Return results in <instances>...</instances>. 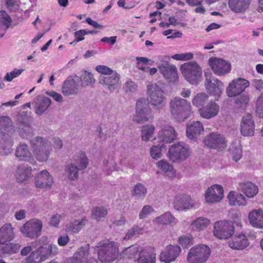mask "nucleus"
Returning a JSON list of instances; mask_svg holds the SVG:
<instances>
[{
  "instance_id": "45",
  "label": "nucleus",
  "mask_w": 263,
  "mask_h": 263,
  "mask_svg": "<svg viewBox=\"0 0 263 263\" xmlns=\"http://www.w3.org/2000/svg\"><path fill=\"white\" fill-rule=\"evenodd\" d=\"M178 242L183 248H188L193 244V238L191 234L181 236L179 237Z\"/></svg>"
},
{
  "instance_id": "51",
  "label": "nucleus",
  "mask_w": 263,
  "mask_h": 263,
  "mask_svg": "<svg viewBox=\"0 0 263 263\" xmlns=\"http://www.w3.org/2000/svg\"><path fill=\"white\" fill-rule=\"evenodd\" d=\"M147 193L146 189L141 183L137 184L134 188V195L137 198L143 197Z\"/></svg>"
},
{
  "instance_id": "55",
  "label": "nucleus",
  "mask_w": 263,
  "mask_h": 263,
  "mask_svg": "<svg viewBox=\"0 0 263 263\" xmlns=\"http://www.w3.org/2000/svg\"><path fill=\"white\" fill-rule=\"evenodd\" d=\"M256 111L260 117L263 118V92L257 100Z\"/></svg>"
},
{
  "instance_id": "27",
  "label": "nucleus",
  "mask_w": 263,
  "mask_h": 263,
  "mask_svg": "<svg viewBox=\"0 0 263 263\" xmlns=\"http://www.w3.org/2000/svg\"><path fill=\"white\" fill-rule=\"evenodd\" d=\"M14 237L13 228L10 223H6L0 228V244H5Z\"/></svg>"
},
{
  "instance_id": "18",
  "label": "nucleus",
  "mask_w": 263,
  "mask_h": 263,
  "mask_svg": "<svg viewBox=\"0 0 263 263\" xmlns=\"http://www.w3.org/2000/svg\"><path fill=\"white\" fill-rule=\"evenodd\" d=\"M246 88V80L242 78L236 79L229 83L226 89V93L229 97H234L240 95Z\"/></svg>"
},
{
  "instance_id": "3",
  "label": "nucleus",
  "mask_w": 263,
  "mask_h": 263,
  "mask_svg": "<svg viewBox=\"0 0 263 263\" xmlns=\"http://www.w3.org/2000/svg\"><path fill=\"white\" fill-rule=\"evenodd\" d=\"M12 129L11 121L7 116L0 117V154L6 155L12 150L13 141L9 133Z\"/></svg>"
},
{
  "instance_id": "36",
  "label": "nucleus",
  "mask_w": 263,
  "mask_h": 263,
  "mask_svg": "<svg viewBox=\"0 0 263 263\" xmlns=\"http://www.w3.org/2000/svg\"><path fill=\"white\" fill-rule=\"evenodd\" d=\"M228 5L232 11L237 13L241 12L247 8V0H229Z\"/></svg>"
},
{
  "instance_id": "31",
  "label": "nucleus",
  "mask_w": 263,
  "mask_h": 263,
  "mask_svg": "<svg viewBox=\"0 0 263 263\" xmlns=\"http://www.w3.org/2000/svg\"><path fill=\"white\" fill-rule=\"evenodd\" d=\"M228 246L232 249L241 250L247 247L246 236L244 234H240L228 242Z\"/></svg>"
},
{
  "instance_id": "5",
  "label": "nucleus",
  "mask_w": 263,
  "mask_h": 263,
  "mask_svg": "<svg viewBox=\"0 0 263 263\" xmlns=\"http://www.w3.org/2000/svg\"><path fill=\"white\" fill-rule=\"evenodd\" d=\"M181 73L191 84L196 85L200 81L202 70L199 65L195 62L183 64L180 67Z\"/></svg>"
},
{
  "instance_id": "32",
  "label": "nucleus",
  "mask_w": 263,
  "mask_h": 263,
  "mask_svg": "<svg viewBox=\"0 0 263 263\" xmlns=\"http://www.w3.org/2000/svg\"><path fill=\"white\" fill-rule=\"evenodd\" d=\"M43 247H39L37 250L33 251L27 258V263H40L46 259L43 252Z\"/></svg>"
},
{
  "instance_id": "46",
  "label": "nucleus",
  "mask_w": 263,
  "mask_h": 263,
  "mask_svg": "<svg viewBox=\"0 0 263 263\" xmlns=\"http://www.w3.org/2000/svg\"><path fill=\"white\" fill-rule=\"evenodd\" d=\"M51 104V101L48 98L44 97L39 103L36 109V113L41 115Z\"/></svg>"
},
{
  "instance_id": "28",
  "label": "nucleus",
  "mask_w": 263,
  "mask_h": 263,
  "mask_svg": "<svg viewBox=\"0 0 263 263\" xmlns=\"http://www.w3.org/2000/svg\"><path fill=\"white\" fill-rule=\"evenodd\" d=\"M248 218L253 227L263 229V211L262 210L253 211L249 213Z\"/></svg>"
},
{
  "instance_id": "33",
  "label": "nucleus",
  "mask_w": 263,
  "mask_h": 263,
  "mask_svg": "<svg viewBox=\"0 0 263 263\" xmlns=\"http://www.w3.org/2000/svg\"><path fill=\"white\" fill-rule=\"evenodd\" d=\"M88 251L84 247L78 249L73 256L70 259L69 263H83L87 260Z\"/></svg>"
},
{
  "instance_id": "54",
  "label": "nucleus",
  "mask_w": 263,
  "mask_h": 263,
  "mask_svg": "<svg viewBox=\"0 0 263 263\" xmlns=\"http://www.w3.org/2000/svg\"><path fill=\"white\" fill-rule=\"evenodd\" d=\"M236 108L238 109H246L247 108V97L241 96L236 99L235 101Z\"/></svg>"
},
{
  "instance_id": "40",
  "label": "nucleus",
  "mask_w": 263,
  "mask_h": 263,
  "mask_svg": "<svg viewBox=\"0 0 263 263\" xmlns=\"http://www.w3.org/2000/svg\"><path fill=\"white\" fill-rule=\"evenodd\" d=\"M12 20L5 10H0V29L5 31L11 26Z\"/></svg>"
},
{
  "instance_id": "35",
  "label": "nucleus",
  "mask_w": 263,
  "mask_h": 263,
  "mask_svg": "<svg viewBox=\"0 0 263 263\" xmlns=\"http://www.w3.org/2000/svg\"><path fill=\"white\" fill-rule=\"evenodd\" d=\"M15 156L20 160H27L31 156L28 146L24 143H20L15 149Z\"/></svg>"
},
{
  "instance_id": "37",
  "label": "nucleus",
  "mask_w": 263,
  "mask_h": 263,
  "mask_svg": "<svg viewBox=\"0 0 263 263\" xmlns=\"http://www.w3.org/2000/svg\"><path fill=\"white\" fill-rule=\"evenodd\" d=\"M87 221L85 219H82L81 221L75 220L70 222L66 227V231L68 233L72 232L73 233H78L85 225Z\"/></svg>"
},
{
  "instance_id": "58",
  "label": "nucleus",
  "mask_w": 263,
  "mask_h": 263,
  "mask_svg": "<svg viewBox=\"0 0 263 263\" xmlns=\"http://www.w3.org/2000/svg\"><path fill=\"white\" fill-rule=\"evenodd\" d=\"M22 71L23 70L22 69H15L10 72H7L5 76V80L8 82H10L14 78H16L20 75Z\"/></svg>"
},
{
  "instance_id": "9",
  "label": "nucleus",
  "mask_w": 263,
  "mask_h": 263,
  "mask_svg": "<svg viewBox=\"0 0 263 263\" xmlns=\"http://www.w3.org/2000/svg\"><path fill=\"white\" fill-rule=\"evenodd\" d=\"M42 228L43 223L40 220L32 219L23 225L21 232L25 236L34 239L40 236Z\"/></svg>"
},
{
  "instance_id": "48",
  "label": "nucleus",
  "mask_w": 263,
  "mask_h": 263,
  "mask_svg": "<svg viewBox=\"0 0 263 263\" xmlns=\"http://www.w3.org/2000/svg\"><path fill=\"white\" fill-rule=\"evenodd\" d=\"M164 146L163 143L160 142L158 146H153L151 148L150 154L151 157L154 159H158L162 156L161 148Z\"/></svg>"
},
{
  "instance_id": "52",
  "label": "nucleus",
  "mask_w": 263,
  "mask_h": 263,
  "mask_svg": "<svg viewBox=\"0 0 263 263\" xmlns=\"http://www.w3.org/2000/svg\"><path fill=\"white\" fill-rule=\"evenodd\" d=\"M21 245L18 243H7L4 248L5 251L9 254L16 253L20 249Z\"/></svg>"
},
{
  "instance_id": "59",
  "label": "nucleus",
  "mask_w": 263,
  "mask_h": 263,
  "mask_svg": "<svg viewBox=\"0 0 263 263\" xmlns=\"http://www.w3.org/2000/svg\"><path fill=\"white\" fill-rule=\"evenodd\" d=\"M154 210L151 205H144L139 213V218L144 219L148 215L151 214Z\"/></svg>"
},
{
  "instance_id": "63",
  "label": "nucleus",
  "mask_w": 263,
  "mask_h": 263,
  "mask_svg": "<svg viewBox=\"0 0 263 263\" xmlns=\"http://www.w3.org/2000/svg\"><path fill=\"white\" fill-rule=\"evenodd\" d=\"M137 88V85L135 82L132 81H127L125 85V89L126 91H135Z\"/></svg>"
},
{
  "instance_id": "29",
  "label": "nucleus",
  "mask_w": 263,
  "mask_h": 263,
  "mask_svg": "<svg viewBox=\"0 0 263 263\" xmlns=\"http://www.w3.org/2000/svg\"><path fill=\"white\" fill-rule=\"evenodd\" d=\"M107 77L100 76L99 82L101 84L108 86V88L111 90L116 88L120 80V76L116 71H114L111 75Z\"/></svg>"
},
{
  "instance_id": "20",
  "label": "nucleus",
  "mask_w": 263,
  "mask_h": 263,
  "mask_svg": "<svg viewBox=\"0 0 263 263\" xmlns=\"http://www.w3.org/2000/svg\"><path fill=\"white\" fill-rule=\"evenodd\" d=\"M223 197V189L221 185L214 184L209 187L205 194L208 203H214L220 202Z\"/></svg>"
},
{
  "instance_id": "4",
  "label": "nucleus",
  "mask_w": 263,
  "mask_h": 263,
  "mask_svg": "<svg viewBox=\"0 0 263 263\" xmlns=\"http://www.w3.org/2000/svg\"><path fill=\"white\" fill-rule=\"evenodd\" d=\"M233 223L227 220H220L216 222L214 225L213 233L215 237L220 239H226L230 238L234 232L233 224L241 227L239 220V215L236 213L233 214Z\"/></svg>"
},
{
  "instance_id": "47",
  "label": "nucleus",
  "mask_w": 263,
  "mask_h": 263,
  "mask_svg": "<svg viewBox=\"0 0 263 263\" xmlns=\"http://www.w3.org/2000/svg\"><path fill=\"white\" fill-rule=\"evenodd\" d=\"M143 232V229L138 226H135L130 229L126 234L124 239H130L134 236H137L140 234H142Z\"/></svg>"
},
{
  "instance_id": "64",
  "label": "nucleus",
  "mask_w": 263,
  "mask_h": 263,
  "mask_svg": "<svg viewBox=\"0 0 263 263\" xmlns=\"http://www.w3.org/2000/svg\"><path fill=\"white\" fill-rule=\"evenodd\" d=\"M65 217V215L64 216L59 215V214H55L53 215L51 219L50 223L51 226L54 227H57L59 224L60 219L62 218L63 217Z\"/></svg>"
},
{
  "instance_id": "1",
  "label": "nucleus",
  "mask_w": 263,
  "mask_h": 263,
  "mask_svg": "<svg viewBox=\"0 0 263 263\" xmlns=\"http://www.w3.org/2000/svg\"><path fill=\"white\" fill-rule=\"evenodd\" d=\"M98 257L102 263H110L115 261L119 254L118 243L109 239H104L97 243Z\"/></svg>"
},
{
  "instance_id": "41",
  "label": "nucleus",
  "mask_w": 263,
  "mask_h": 263,
  "mask_svg": "<svg viewBox=\"0 0 263 263\" xmlns=\"http://www.w3.org/2000/svg\"><path fill=\"white\" fill-rule=\"evenodd\" d=\"M157 167L163 172L167 173L170 177L175 176V172L172 165L164 160H160L157 163Z\"/></svg>"
},
{
  "instance_id": "49",
  "label": "nucleus",
  "mask_w": 263,
  "mask_h": 263,
  "mask_svg": "<svg viewBox=\"0 0 263 263\" xmlns=\"http://www.w3.org/2000/svg\"><path fill=\"white\" fill-rule=\"evenodd\" d=\"M107 214V210L103 208L97 207L92 211V216L98 220L100 218L105 217Z\"/></svg>"
},
{
  "instance_id": "2",
  "label": "nucleus",
  "mask_w": 263,
  "mask_h": 263,
  "mask_svg": "<svg viewBox=\"0 0 263 263\" xmlns=\"http://www.w3.org/2000/svg\"><path fill=\"white\" fill-rule=\"evenodd\" d=\"M170 108L172 117L179 122L189 118L192 113L190 102L179 97L170 101Z\"/></svg>"
},
{
  "instance_id": "13",
  "label": "nucleus",
  "mask_w": 263,
  "mask_h": 263,
  "mask_svg": "<svg viewBox=\"0 0 263 263\" xmlns=\"http://www.w3.org/2000/svg\"><path fill=\"white\" fill-rule=\"evenodd\" d=\"M148 100L153 106H163L165 104L166 94L157 84L148 85Z\"/></svg>"
},
{
  "instance_id": "19",
  "label": "nucleus",
  "mask_w": 263,
  "mask_h": 263,
  "mask_svg": "<svg viewBox=\"0 0 263 263\" xmlns=\"http://www.w3.org/2000/svg\"><path fill=\"white\" fill-rule=\"evenodd\" d=\"M204 144L212 148L222 150L226 146L224 139L218 134L211 133L207 135L203 139Z\"/></svg>"
},
{
  "instance_id": "50",
  "label": "nucleus",
  "mask_w": 263,
  "mask_h": 263,
  "mask_svg": "<svg viewBox=\"0 0 263 263\" xmlns=\"http://www.w3.org/2000/svg\"><path fill=\"white\" fill-rule=\"evenodd\" d=\"M43 252L46 259L50 255H54L58 253V248L55 245L51 244L47 247H43Z\"/></svg>"
},
{
  "instance_id": "12",
  "label": "nucleus",
  "mask_w": 263,
  "mask_h": 263,
  "mask_svg": "<svg viewBox=\"0 0 263 263\" xmlns=\"http://www.w3.org/2000/svg\"><path fill=\"white\" fill-rule=\"evenodd\" d=\"M168 155L173 162L183 161L190 156L189 148L181 143L173 144L169 148Z\"/></svg>"
},
{
  "instance_id": "53",
  "label": "nucleus",
  "mask_w": 263,
  "mask_h": 263,
  "mask_svg": "<svg viewBox=\"0 0 263 263\" xmlns=\"http://www.w3.org/2000/svg\"><path fill=\"white\" fill-rule=\"evenodd\" d=\"M258 193V186L252 182H248V198L253 197Z\"/></svg>"
},
{
  "instance_id": "62",
  "label": "nucleus",
  "mask_w": 263,
  "mask_h": 263,
  "mask_svg": "<svg viewBox=\"0 0 263 263\" xmlns=\"http://www.w3.org/2000/svg\"><path fill=\"white\" fill-rule=\"evenodd\" d=\"M86 35L85 29H82L77 31L74 33L75 37L74 42H79L84 40V36Z\"/></svg>"
},
{
  "instance_id": "23",
  "label": "nucleus",
  "mask_w": 263,
  "mask_h": 263,
  "mask_svg": "<svg viewBox=\"0 0 263 263\" xmlns=\"http://www.w3.org/2000/svg\"><path fill=\"white\" fill-rule=\"evenodd\" d=\"M219 111V105L213 101H210L206 105L199 109L200 116L208 119L217 116Z\"/></svg>"
},
{
  "instance_id": "61",
  "label": "nucleus",
  "mask_w": 263,
  "mask_h": 263,
  "mask_svg": "<svg viewBox=\"0 0 263 263\" xmlns=\"http://www.w3.org/2000/svg\"><path fill=\"white\" fill-rule=\"evenodd\" d=\"M83 80L87 85L94 83L95 81V79L93 78L92 74L91 72H87V71L84 72Z\"/></svg>"
},
{
  "instance_id": "17",
  "label": "nucleus",
  "mask_w": 263,
  "mask_h": 263,
  "mask_svg": "<svg viewBox=\"0 0 263 263\" xmlns=\"http://www.w3.org/2000/svg\"><path fill=\"white\" fill-rule=\"evenodd\" d=\"M158 69L160 73L170 82L175 83L178 81L179 78L175 66L171 65L167 61H164L159 65Z\"/></svg>"
},
{
  "instance_id": "22",
  "label": "nucleus",
  "mask_w": 263,
  "mask_h": 263,
  "mask_svg": "<svg viewBox=\"0 0 263 263\" xmlns=\"http://www.w3.org/2000/svg\"><path fill=\"white\" fill-rule=\"evenodd\" d=\"M80 80L79 78L74 80L71 78H68L62 85V93L64 96L76 95L78 93L80 88Z\"/></svg>"
},
{
  "instance_id": "7",
  "label": "nucleus",
  "mask_w": 263,
  "mask_h": 263,
  "mask_svg": "<svg viewBox=\"0 0 263 263\" xmlns=\"http://www.w3.org/2000/svg\"><path fill=\"white\" fill-rule=\"evenodd\" d=\"M36 158L40 161H46L50 154V146L42 137H36L30 141Z\"/></svg>"
},
{
  "instance_id": "25",
  "label": "nucleus",
  "mask_w": 263,
  "mask_h": 263,
  "mask_svg": "<svg viewBox=\"0 0 263 263\" xmlns=\"http://www.w3.org/2000/svg\"><path fill=\"white\" fill-rule=\"evenodd\" d=\"M177 137V134L173 127L165 125H164L160 133L159 137L161 143H171Z\"/></svg>"
},
{
  "instance_id": "21",
  "label": "nucleus",
  "mask_w": 263,
  "mask_h": 263,
  "mask_svg": "<svg viewBox=\"0 0 263 263\" xmlns=\"http://www.w3.org/2000/svg\"><path fill=\"white\" fill-rule=\"evenodd\" d=\"M194 203L191 197L186 194H179L176 196L174 201V208L178 211H183L193 208Z\"/></svg>"
},
{
  "instance_id": "44",
  "label": "nucleus",
  "mask_w": 263,
  "mask_h": 263,
  "mask_svg": "<svg viewBox=\"0 0 263 263\" xmlns=\"http://www.w3.org/2000/svg\"><path fill=\"white\" fill-rule=\"evenodd\" d=\"M157 222L162 224H168L173 222L175 218L170 212H166L163 215L157 217Z\"/></svg>"
},
{
  "instance_id": "30",
  "label": "nucleus",
  "mask_w": 263,
  "mask_h": 263,
  "mask_svg": "<svg viewBox=\"0 0 263 263\" xmlns=\"http://www.w3.org/2000/svg\"><path fill=\"white\" fill-rule=\"evenodd\" d=\"M203 130V127L200 122H194L187 127L186 136L190 139H194L196 138Z\"/></svg>"
},
{
  "instance_id": "8",
  "label": "nucleus",
  "mask_w": 263,
  "mask_h": 263,
  "mask_svg": "<svg viewBox=\"0 0 263 263\" xmlns=\"http://www.w3.org/2000/svg\"><path fill=\"white\" fill-rule=\"evenodd\" d=\"M153 117L152 109L145 98H140L136 103V114L133 120L142 124Z\"/></svg>"
},
{
  "instance_id": "34",
  "label": "nucleus",
  "mask_w": 263,
  "mask_h": 263,
  "mask_svg": "<svg viewBox=\"0 0 263 263\" xmlns=\"http://www.w3.org/2000/svg\"><path fill=\"white\" fill-rule=\"evenodd\" d=\"M210 223V220L206 218L200 217L193 221L190 224V229L192 231L199 232L205 229Z\"/></svg>"
},
{
  "instance_id": "16",
  "label": "nucleus",
  "mask_w": 263,
  "mask_h": 263,
  "mask_svg": "<svg viewBox=\"0 0 263 263\" xmlns=\"http://www.w3.org/2000/svg\"><path fill=\"white\" fill-rule=\"evenodd\" d=\"M180 246L177 245H169L160 255V260L165 263H171L175 261L181 253Z\"/></svg>"
},
{
  "instance_id": "57",
  "label": "nucleus",
  "mask_w": 263,
  "mask_h": 263,
  "mask_svg": "<svg viewBox=\"0 0 263 263\" xmlns=\"http://www.w3.org/2000/svg\"><path fill=\"white\" fill-rule=\"evenodd\" d=\"M193 58V54L191 52L185 53L176 54L172 56V58L180 61H186L191 60Z\"/></svg>"
},
{
  "instance_id": "60",
  "label": "nucleus",
  "mask_w": 263,
  "mask_h": 263,
  "mask_svg": "<svg viewBox=\"0 0 263 263\" xmlns=\"http://www.w3.org/2000/svg\"><path fill=\"white\" fill-rule=\"evenodd\" d=\"M248 136H252L254 133V123L250 114H248Z\"/></svg>"
},
{
  "instance_id": "26",
  "label": "nucleus",
  "mask_w": 263,
  "mask_h": 263,
  "mask_svg": "<svg viewBox=\"0 0 263 263\" xmlns=\"http://www.w3.org/2000/svg\"><path fill=\"white\" fill-rule=\"evenodd\" d=\"M52 178L49 173L46 170L42 171L35 179V185L38 188H46L51 186Z\"/></svg>"
},
{
  "instance_id": "56",
  "label": "nucleus",
  "mask_w": 263,
  "mask_h": 263,
  "mask_svg": "<svg viewBox=\"0 0 263 263\" xmlns=\"http://www.w3.org/2000/svg\"><path fill=\"white\" fill-rule=\"evenodd\" d=\"M95 69L97 72L103 75H111L115 71L109 67L101 65H97Z\"/></svg>"
},
{
  "instance_id": "43",
  "label": "nucleus",
  "mask_w": 263,
  "mask_h": 263,
  "mask_svg": "<svg viewBox=\"0 0 263 263\" xmlns=\"http://www.w3.org/2000/svg\"><path fill=\"white\" fill-rule=\"evenodd\" d=\"M155 127L154 125H146L142 127L141 130V137L143 141H147L150 139L152 137Z\"/></svg>"
},
{
  "instance_id": "14",
  "label": "nucleus",
  "mask_w": 263,
  "mask_h": 263,
  "mask_svg": "<svg viewBox=\"0 0 263 263\" xmlns=\"http://www.w3.org/2000/svg\"><path fill=\"white\" fill-rule=\"evenodd\" d=\"M239 193L235 191H231L228 195V199L231 205H241L246 204V200L245 195H247V184L246 183H240L238 187Z\"/></svg>"
},
{
  "instance_id": "15",
  "label": "nucleus",
  "mask_w": 263,
  "mask_h": 263,
  "mask_svg": "<svg viewBox=\"0 0 263 263\" xmlns=\"http://www.w3.org/2000/svg\"><path fill=\"white\" fill-rule=\"evenodd\" d=\"M209 64L214 73L217 76H223L230 72L231 70L230 63L219 58H210Z\"/></svg>"
},
{
  "instance_id": "24",
  "label": "nucleus",
  "mask_w": 263,
  "mask_h": 263,
  "mask_svg": "<svg viewBox=\"0 0 263 263\" xmlns=\"http://www.w3.org/2000/svg\"><path fill=\"white\" fill-rule=\"evenodd\" d=\"M156 255L154 247H145L140 251L137 263H156Z\"/></svg>"
},
{
  "instance_id": "39",
  "label": "nucleus",
  "mask_w": 263,
  "mask_h": 263,
  "mask_svg": "<svg viewBox=\"0 0 263 263\" xmlns=\"http://www.w3.org/2000/svg\"><path fill=\"white\" fill-rule=\"evenodd\" d=\"M209 99V96L204 92L198 93L193 99L192 104L197 107H202Z\"/></svg>"
},
{
  "instance_id": "42",
  "label": "nucleus",
  "mask_w": 263,
  "mask_h": 263,
  "mask_svg": "<svg viewBox=\"0 0 263 263\" xmlns=\"http://www.w3.org/2000/svg\"><path fill=\"white\" fill-rule=\"evenodd\" d=\"M31 169L29 168H21L18 167L16 174V178L17 182H23L26 180L31 175Z\"/></svg>"
},
{
  "instance_id": "10",
  "label": "nucleus",
  "mask_w": 263,
  "mask_h": 263,
  "mask_svg": "<svg viewBox=\"0 0 263 263\" xmlns=\"http://www.w3.org/2000/svg\"><path fill=\"white\" fill-rule=\"evenodd\" d=\"M74 161V163L71 164L67 168L68 178L71 180L78 178V169L84 170L88 164V159L84 152H81L79 155L75 156Z\"/></svg>"
},
{
  "instance_id": "38",
  "label": "nucleus",
  "mask_w": 263,
  "mask_h": 263,
  "mask_svg": "<svg viewBox=\"0 0 263 263\" xmlns=\"http://www.w3.org/2000/svg\"><path fill=\"white\" fill-rule=\"evenodd\" d=\"M142 250V249L138 245H132L126 248L122 254L123 256H126L128 258H135L139 253H140Z\"/></svg>"
},
{
  "instance_id": "6",
  "label": "nucleus",
  "mask_w": 263,
  "mask_h": 263,
  "mask_svg": "<svg viewBox=\"0 0 263 263\" xmlns=\"http://www.w3.org/2000/svg\"><path fill=\"white\" fill-rule=\"evenodd\" d=\"M210 254L211 250L207 245H197L189 250L187 260L189 263H205Z\"/></svg>"
},
{
  "instance_id": "11",
  "label": "nucleus",
  "mask_w": 263,
  "mask_h": 263,
  "mask_svg": "<svg viewBox=\"0 0 263 263\" xmlns=\"http://www.w3.org/2000/svg\"><path fill=\"white\" fill-rule=\"evenodd\" d=\"M205 77L204 84L206 91L218 100L222 93L223 83L216 78H212L211 73L206 72Z\"/></svg>"
}]
</instances>
